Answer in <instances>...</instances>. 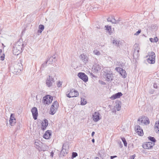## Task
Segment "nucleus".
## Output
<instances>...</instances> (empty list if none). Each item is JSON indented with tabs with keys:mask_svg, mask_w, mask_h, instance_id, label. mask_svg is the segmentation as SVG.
<instances>
[{
	"mask_svg": "<svg viewBox=\"0 0 159 159\" xmlns=\"http://www.w3.org/2000/svg\"><path fill=\"white\" fill-rule=\"evenodd\" d=\"M10 69L12 71H13V72L16 74L19 71H20L22 69V65L21 63H18V64L15 66V67H11L10 68Z\"/></svg>",
	"mask_w": 159,
	"mask_h": 159,
	"instance_id": "39448f33",
	"label": "nucleus"
},
{
	"mask_svg": "<svg viewBox=\"0 0 159 159\" xmlns=\"http://www.w3.org/2000/svg\"><path fill=\"white\" fill-rule=\"evenodd\" d=\"M5 55L4 54H3L2 55L0 56V60L2 61H3L4 59Z\"/></svg>",
	"mask_w": 159,
	"mask_h": 159,
	"instance_id": "e433bc0d",
	"label": "nucleus"
},
{
	"mask_svg": "<svg viewBox=\"0 0 159 159\" xmlns=\"http://www.w3.org/2000/svg\"><path fill=\"white\" fill-rule=\"evenodd\" d=\"M2 50L1 49H0V52L1 53L2 52Z\"/></svg>",
	"mask_w": 159,
	"mask_h": 159,
	"instance_id": "052dcab7",
	"label": "nucleus"
},
{
	"mask_svg": "<svg viewBox=\"0 0 159 159\" xmlns=\"http://www.w3.org/2000/svg\"><path fill=\"white\" fill-rule=\"evenodd\" d=\"M149 40H150V41L151 42H154V39H153V38H150L149 39Z\"/></svg>",
	"mask_w": 159,
	"mask_h": 159,
	"instance_id": "c03bdc74",
	"label": "nucleus"
},
{
	"mask_svg": "<svg viewBox=\"0 0 159 159\" xmlns=\"http://www.w3.org/2000/svg\"><path fill=\"white\" fill-rule=\"evenodd\" d=\"M92 142L94 143V139H93L92 140Z\"/></svg>",
	"mask_w": 159,
	"mask_h": 159,
	"instance_id": "6e6d98bb",
	"label": "nucleus"
},
{
	"mask_svg": "<svg viewBox=\"0 0 159 159\" xmlns=\"http://www.w3.org/2000/svg\"><path fill=\"white\" fill-rule=\"evenodd\" d=\"M113 16H109L107 19V20L108 22H111V19L112 18Z\"/></svg>",
	"mask_w": 159,
	"mask_h": 159,
	"instance_id": "4c0bfd02",
	"label": "nucleus"
},
{
	"mask_svg": "<svg viewBox=\"0 0 159 159\" xmlns=\"http://www.w3.org/2000/svg\"><path fill=\"white\" fill-rule=\"evenodd\" d=\"M111 22L113 24H115L116 23V20L115 18L113 16L112 18L111 19Z\"/></svg>",
	"mask_w": 159,
	"mask_h": 159,
	"instance_id": "f704fd0d",
	"label": "nucleus"
},
{
	"mask_svg": "<svg viewBox=\"0 0 159 159\" xmlns=\"http://www.w3.org/2000/svg\"><path fill=\"white\" fill-rule=\"evenodd\" d=\"M140 48L138 46H135L133 54L134 58H137L139 56V52Z\"/></svg>",
	"mask_w": 159,
	"mask_h": 159,
	"instance_id": "f8f14e48",
	"label": "nucleus"
},
{
	"mask_svg": "<svg viewBox=\"0 0 159 159\" xmlns=\"http://www.w3.org/2000/svg\"><path fill=\"white\" fill-rule=\"evenodd\" d=\"M47 63H46V61L45 63L41 65V68H44V67H46Z\"/></svg>",
	"mask_w": 159,
	"mask_h": 159,
	"instance_id": "58836bf2",
	"label": "nucleus"
},
{
	"mask_svg": "<svg viewBox=\"0 0 159 159\" xmlns=\"http://www.w3.org/2000/svg\"><path fill=\"white\" fill-rule=\"evenodd\" d=\"M44 28V26L43 25H40L39 26L38 32L41 33L42 31L43 30Z\"/></svg>",
	"mask_w": 159,
	"mask_h": 159,
	"instance_id": "393cba45",
	"label": "nucleus"
},
{
	"mask_svg": "<svg viewBox=\"0 0 159 159\" xmlns=\"http://www.w3.org/2000/svg\"><path fill=\"white\" fill-rule=\"evenodd\" d=\"M53 153L52 152L51 153L50 156L52 157H53Z\"/></svg>",
	"mask_w": 159,
	"mask_h": 159,
	"instance_id": "09e8293b",
	"label": "nucleus"
},
{
	"mask_svg": "<svg viewBox=\"0 0 159 159\" xmlns=\"http://www.w3.org/2000/svg\"><path fill=\"white\" fill-rule=\"evenodd\" d=\"M93 53L94 54H95L96 55H97V56H99V55H101V54L100 52L99 51H98V50H97V49L94 50L93 51Z\"/></svg>",
	"mask_w": 159,
	"mask_h": 159,
	"instance_id": "c85d7f7f",
	"label": "nucleus"
},
{
	"mask_svg": "<svg viewBox=\"0 0 159 159\" xmlns=\"http://www.w3.org/2000/svg\"><path fill=\"white\" fill-rule=\"evenodd\" d=\"M153 87L155 89L157 88V84L156 83H154L153 84Z\"/></svg>",
	"mask_w": 159,
	"mask_h": 159,
	"instance_id": "79ce46f5",
	"label": "nucleus"
},
{
	"mask_svg": "<svg viewBox=\"0 0 159 159\" xmlns=\"http://www.w3.org/2000/svg\"><path fill=\"white\" fill-rule=\"evenodd\" d=\"M58 104L57 102L55 101L52 104L50 109V114L54 115L56 112L58 107Z\"/></svg>",
	"mask_w": 159,
	"mask_h": 159,
	"instance_id": "7ed1b4c3",
	"label": "nucleus"
},
{
	"mask_svg": "<svg viewBox=\"0 0 159 159\" xmlns=\"http://www.w3.org/2000/svg\"><path fill=\"white\" fill-rule=\"evenodd\" d=\"M105 27L106 28V29L108 31L109 34L111 35L112 33L111 26L105 25Z\"/></svg>",
	"mask_w": 159,
	"mask_h": 159,
	"instance_id": "a878e982",
	"label": "nucleus"
},
{
	"mask_svg": "<svg viewBox=\"0 0 159 159\" xmlns=\"http://www.w3.org/2000/svg\"><path fill=\"white\" fill-rule=\"evenodd\" d=\"M122 94L121 92H118L112 95V96H111L110 98L111 100H114L116 98H120V97L122 96Z\"/></svg>",
	"mask_w": 159,
	"mask_h": 159,
	"instance_id": "a211bd4d",
	"label": "nucleus"
},
{
	"mask_svg": "<svg viewBox=\"0 0 159 159\" xmlns=\"http://www.w3.org/2000/svg\"><path fill=\"white\" fill-rule=\"evenodd\" d=\"M150 93H151V94H153V91H151L150 92Z\"/></svg>",
	"mask_w": 159,
	"mask_h": 159,
	"instance_id": "3c124183",
	"label": "nucleus"
},
{
	"mask_svg": "<svg viewBox=\"0 0 159 159\" xmlns=\"http://www.w3.org/2000/svg\"><path fill=\"white\" fill-rule=\"evenodd\" d=\"M120 20V18H119L118 20H116V23L115 24H117L118 23H119V22Z\"/></svg>",
	"mask_w": 159,
	"mask_h": 159,
	"instance_id": "49530a36",
	"label": "nucleus"
},
{
	"mask_svg": "<svg viewBox=\"0 0 159 159\" xmlns=\"http://www.w3.org/2000/svg\"><path fill=\"white\" fill-rule=\"evenodd\" d=\"M78 95V92L74 89H72L70 90V93H66V96L69 98L76 97Z\"/></svg>",
	"mask_w": 159,
	"mask_h": 159,
	"instance_id": "423d86ee",
	"label": "nucleus"
},
{
	"mask_svg": "<svg viewBox=\"0 0 159 159\" xmlns=\"http://www.w3.org/2000/svg\"><path fill=\"white\" fill-rule=\"evenodd\" d=\"M23 46V44L21 41H19L17 42L13 46V54L15 55H18L22 52Z\"/></svg>",
	"mask_w": 159,
	"mask_h": 159,
	"instance_id": "f257e3e1",
	"label": "nucleus"
},
{
	"mask_svg": "<svg viewBox=\"0 0 159 159\" xmlns=\"http://www.w3.org/2000/svg\"><path fill=\"white\" fill-rule=\"evenodd\" d=\"M148 139H149L150 141L152 142H153V143H154L156 141V140L154 137H152L150 136L148 137Z\"/></svg>",
	"mask_w": 159,
	"mask_h": 159,
	"instance_id": "7c9ffc66",
	"label": "nucleus"
},
{
	"mask_svg": "<svg viewBox=\"0 0 159 159\" xmlns=\"http://www.w3.org/2000/svg\"><path fill=\"white\" fill-rule=\"evenodd\" d=\"M87 103L86 100L84 98H81V104L82 105H84Z\"/></svg>",
	"mask_w": 159,
	"mask_h": 159,
	"instance_id": "cd10ccee",
	"label": "nucleus"
},
{
	"mask_svg": "<svg viewBox=\"0 0 159 159\" xmlns=\"http://www.w3.org/2000/svg\"><path fill=\"white\" fill-rule=\"evenodd\" d=\"M51 135V131L49 130L47 131L43 136V137L46 139H48Z\"/></svg>",
	"mask_w": 159,
	"mask_h": 159,
	"instance_id": "412c9836",
	"label": "nucleus"
},
{
	"mask_svg": "<svg viewBox=\"0 0 159 159\" xmlns=\"http://www.w3.org/2000/svg\"><path fill=\"white\" fill-rule=\"evenodd\" d=\"M112 112H115V113H116V109H114V110H113V111H112Z\"/></svg>",
	"mask_w": 159,
	"mask_h": 159,
	"instance_id": "603ef678",
	"label": "nucleus"
},
{
	"mask_svg": "<svg viewBox=\"0 0 159 159\" xmlns=\"http://www.w3.org/2000/svg\"><path fill=\"white\" fill-rule=\"evenodd\" d=\"M155 54L153 52H151L148 53V55L147 56L148 58L147 61L150 64H153L155 63Z\"/></svg>",
	"mask_w": 159,
	"mask_h": 159,
	"instance_id": "f03ea898",
	"label": "nucleus"
},
{
	"mask_svg": "<svg viewBox=\"0 0 159 159\" xmlns=\"http://www.w3.org/2000/svg\"><path fill=\"white\" fill-rule=\"evenodd\" d=\"M106 80L108 81H111L112 80L113 77L112 72L111 71H109L106 74Z\"/></svg>",
	"mask_w": 159,
	"mask_h": 159,
	"instance_id": "dca6fc26",
	"label": "nucleus"
},
{
	"mask_svg": "<svg viewBox=\"0 0 159 159\" xmlns=\"http://www.w3.org/2000/svg\"><path fill=\"white\" fill-rule=\"evenodd\" d=\"M141 30H139L134 34V35H138L141 33Z\"/></svg>",
	"mask_w": 159,
	"mask_h": 159,
	"instance_id": "c9c22d12",
	"label": "nucleus"
},
{
	"mask_svg": "<svg viewBox=\"0 0 159 159\" xmlns=\"http://www.w3.org/2000/svg\"><path fill=\"white\" fill-rule=\"evenodd\" d=\"M111 159H113L114 158L113 156H111L110 157Z\"/></svg>",
	"mask_w": 159,
	"mask_h": 159,
	"instance_id": "4d7b16f0",
	"label": "nucleus"
},
{
	"mask_svg": "<svg viewBox=\"0 0 159 159\" xmlns=\"http://www.w3.org/2000/svg\"><path fill=\"white\" fill-rule=\"evenodd\" d=\"M154 130L157 133H159V120L156 122L154 125Z\"/></svg>",
	"mask_w": 159,
	"mask_h": 159,
	"instance_id": "4be33fe9",
	"label": "nucleus"
},
{
	"mask_svg": "<svg viewBox=\"0 0 159 159\" xmlns=\"http://www.w3.org/2000/svg\"><path fill=\"white\" fill-rule=\"evenodd\" d=\"M120 145L121 147H122V144L121 143V142H120Z\"/></svg>",
	"mask_w": 159,
	"mask_h": 159,
	"instance_id": "864d4df0",
	"label": "nucleus"
},
{
	"mask_svg": "<svg viewBox=\"0 0 159 159\" xmlns=\"http://www.w3.org/2000/svg\"><path fill=\"white\" fill-rule=\"evenodd\" d=\"M63 151V149L61 150V154H63V153H62Z\"/></svg>",
	"mask_w": 159,
	"mask_h": 159,
	"instance_id": "13d9d810",
	"label": "nucleus"
},
{
	"mask_svg": "<svg viewBox=\"0 0 159 159\" xmlns=\"http://www.w3.org/2000/svg\"><path fill=\"white\" fill-rule=\"evenodd\" d=\"M154 42H157L158 41V39L157 37H155L154 39Z\"/></svg>",
	"mask_w": 159,
	"mask_h": 159,
	"instance_id": "a19ab883",
	"label": "nucleus"
},
{
	"mask_svg": "<svg viewBox=\"0 0 159 159\" xmlns=\"http://www.w3.org/2000/svg\"><path fill=\"white\" fill-rule=\"evenodd\" d=\"M93 68L95 71H98L101 70V66L99 64L96 63L93 65Z\"/></svg>",
	"mask_w": 159,
	"mask_h": 159,
	"instance_id": "b1692460",
	"label": "nucleus"
},
{
	"mask_svg": "<svg viewBox=\"0 0 159 159\" xmlns=\"http://www.w3.org/2000/svg\"><path fill=\"white\" fill-rule=\"evenodd\" d=\"M78 154L76 152H73L72 153V156L71 158L73 159L76 156H77Z\"/></svg>",
	"mask_w": 159,
	"mask_h": 159,
	"instance_id": "72a5a7b5",
	"label": "nucleus"
},
{
	"mask_svg": "<svg viewBox=\"0 0 159 159\" xmlns=\"http://www.w3.org/2000/svg\"><path fill=\"white\" fill-rule=\"evenodd\" d=\"M56 57L54 56L51 57L46 61V63L48 64H52V62L55 61Z\"/></svg>",
	"mask_w": 159,
	"mask_h": 159,
	"instance_id": "5701e85b",
	"label": "nucleus"
},
{
	"mask_svg": "<svg viewBox=\"0 0 159 159\" xmlns=\"http://www.w3.org/2000/svg\"><path fill=\"white\" fill-rule=\"evenodd\" d=\"M78 76L84 81L86 82L88 81V78L87 76L85 73L82 72L79 73Z\"/></svg>",
	"mask_w": 159,
	"mask_h": 159,
	"instance_id": "9b49d317",
	"label": "nucleus"
},
{
	"mask_svg": "<svg viewBox=\"0 0 159 159\" xmlns=\"http://www.w3.org/2000/svg\"><path fill=\"white\" fill-rule=\"evenodd\" d=\"M87 159H89V158H87Z\"/></svg>",
	"mask_w": 159,
	"mask_h": 159,
	"instance_id": "680f3d73",
	"label": "nucleus"
},
{
	"mask_svg": "<svg viewBox=\"0 0 159 159\" xmlns=\"http://www.w3.org/2000/svg\"><path fill=\"white\" fill-rule=\"evenodd\" d=\"M31 111L32 114L33 118L35 120H36L37 119V117L38 115L37 108L35 107L32 108L31 109Z\"/></svg>",
	"mask_w": 159,
	"mask_h": 159,
	"instance_id": "ddd939ff",
	"label": "nucleus"
},
{
	"mask_svg": "<svg viewBox=\"0 0 159 159\" xmlns=\"http://www.w3.org/2000/svg\"><path fill=\"white\" fill-rule=\"evenodd\" d=\"M113 43L116 46H118L119 44V41L117 40L114 39L113 40Z\"/></svg>",
	"mask_w": 159,
	"mask_h": 159,
	"instance_id": "c756f323",
	"label": "nucleus"
},
{
	"mask_svg": "<svg viewBox=\"0 0 159 159\" xmlns=\"http://www.w3.org/2000/svg\"><path fill=\"white\" fill-rule=\"evenodd\" d=\"M117 71L119 72L123 78H125L127 76L126 71L122 68L117 67L115 69Z\"/></svg>",
	"mask_w": 159,
	"mask_h": 159,
	"instance_id": "9d476101",
	"label": "nucleus"
},
{
	"mask_svg": "<svg viewBox=\"0 0 159 159\" xmlns=\"http://www.w3.org/2000/svg\"><path fill=\"white\" fill-rule=\"evenodd\" d=\"M53 99V97L47 95L43 97V102L44 104H49L52 102Z\"/></svg>",
	"mask_w": 159,
	"mask_h": 159,
	"instance_id": "20e7f679",
	"label": "nucleus"
},
{
	"mask_svg": "<svg viewBox=\"0 0 159 159\" xmlns=\"http://www.w3.org/2000/svg\"><path fill=\"white\" fill-rule=\"evenodd\" d=\"M135 156L134 155H133L130 156V158L129 159H134Z\"/></svg>",
	"mask_w": 159,
	"mask_h": 159,
	"instance_id": "a18cd8bd",
	"label": "nucleus"
},
{
	"mask_svg": "<svg viewBox=\"0 0 159 159\" xmlns=\"http://www.w3.org/2000/svg\"><path fill=\"white\" fill-rule=\"evenodd\" d=\"M121 107V105L119 103L117 104L116 106V108L117 111H119L120 110Z\"/></svg>",
	"mask_w": 159,
	"mask_h": 159,
	"instance_id": "473e14b6",
	"label": "nucleus"
},
{
	"mask_svg": "<svg viewBox=\"0 0 159 159\" xmlns=\"http://www.w3.org/2000/svg\"><path fill=\"white\" fill-rule=\"evenodd\" d=\"M101 119V115L98 111H95L93 114L92 115V119L94 122H97Z\"/></svg>",
	"mask_w": 159,
	"mask_h": 159,
	"instance_id": "6e6552de",
	"label": "nucleus"
},
{
	"mask_svg": "<svg viewBox=\"0 0 159 159\" xmlns=\"http://www.w3.org/2000/svg\"><path fill=\"white\" fill-rule=\"evenodd\" d=\"M154 145V143L151 142H146L143 144V147L144 149H149L152 148Z\"/></svg>",
	"mask_w": 159,
	"mask_h": 159,
	"instance_id": "1a4fd4ad",
	"label": "nucleus"
},
{
	"mask_svg": "<svg viewBox=\"0 0 159 159\" xmlns=\"http://www.w3.org/2000/svg\"><path fill=\"white\" fill-rule=\"evenodd\" d=\"M13 114H11V116H10V120H11V119H15L13 116Z\"/></svg>",
	"mask_w": 159,
	"mask_h": 159,
	"instance_id": "37998d69",
	"label": "nucleus"
},
{
	"mask_svg": "<svg viewBox=\"0 0 159 159\" xmlns=\"http://www.w3.org/2000/svg\"><path fill=\"white\" fill-rule=\"evenodd\" d=\"M121 139L124 143V146L126 147L127 143L125 139L124 138H121Z\"/></svg>",
	"mask_w": 159,
	"mask_h": 159,
	"instance_id": "2f4dec72",
	"label": "nucleus"
},
{
	"mask_svg": "<svg viewBox=\"0 0 159 159\" xmlns=\"http://www.w3.org/2000/svg\"><path fill=\"white\" fill-rule=\"evenodd\" d=\"M101 83L102 84H106L104 82H103V81H102V83Z\"/></svg>",
	"mask_w": 159,
	"mask_h": 159,
	"instance_id": "8fccbe9b",
	"label": "nucleus"
},
{
	"mask_svg": "<svg viewBox=\"0 0 159 159\" xmlns=\"http://www.w3.org/2000/svg\"><path fill=\"white\" fill-rule=\"evenodd\" d=\"M34 144L35 146V147L37 148L39 151H44V150H43L42 148V143L39 141H35L34 143Z\"/></svg>",
	"mask_w": 159,
	"mask_h": 159,
	"instance_id": "2eb2a0df",
	"label": "nucleus"
},
{
	"mask_svg": "<svg viewBox=\"0 0 159 159\" xmlns=\"http://www.w3.org/2000/svg\"><path fill=\"white\" fill-rule=\"evenodd\" d=\"M10 124L11 126L13 125L16 122V120L15 119H11L9 120Z\"/></svg>",
	"mask_w": 159,
	"mask_h": 159,
	"instance_id": "bb28decb",
	"label": "nucleus"
},
{
	"mask_svg": "<svg viewBox=\"0 0 159 159\" xmlns=\"http://www.w3.org/2000/svg\"><path fill=\"white\" fill-rule=\"evenodd\" d=\"M113 157L114 158L116 157H117L116 156H113Z\"/></svg>",
	"mask_w": 159,
	"mask_h": 159,
	"instance_id": "bf43d9fd",
	"label": "nucleus"
},
{
	"mask_svg": "<svg viewBox=\"0 0 159 159\" xmlns=\"http://www.w3.org/2000/svg\"><path fill=\"white\" fill-rule=\"evenodd\" d=\"M61 85H62V83L60 81H59V82H58V83L57 84V86L58 87H60L61 86Z\"/></svg>",
	"mask_w": 159,
	"mask_h": 159,
	"instance_id": "ea45409f",
	"label": "nucleus"
},
{
	"mask_svg": "<svg viewBox=\"0 0 159 159\" xmlns=\"http://www.w3.org/2000/svg\"><path fill=\"white\" fill-rule=\"evenodd\" d=\"M138 121H140L141 123H144L145 124H149L150 121L149 119L146 117L145 118H141L138 119Z\"/></svg>",
	"mask_w": 159,
	"mask_h": 159,
	"instance_id": "6ab92c4d",
	"label": "nucleus"
},
{
	"mask_svg": "<svg viewBox=\"0 0 159 159\" xmlns=\"http://www.w3.org/2000/svg\"><path fill=\"white\" fill-rule=\"evenodd\" d=\"M81 60L85 64H86L88 61V58L86 55L84 54H82L80 55Z\"/></svg>",
	"mask_w": 159,
	"mask_h": 159,
	"instance_id": "aec40b11",
	"label": "nucleus"
},
{
	"mask_svg": "<svg viewBox=\"0 0 159 159\" xmlns=\"http://www.w3.org/2000/svg\"><path fill=\"white\" fill-rule=\"evenodd\" d=\"M135 130L136 132L138 135L140 136H142L143 135V130L140 128V126L139 125H137L135 127Z\"/></svg>",
	"mask_w": 159,
	"mask_h": 159,
	"instance_id": "f3484780",
	"label": "nucleus"
},
{
	"mask_svg": "<svg viewBox=\"0 0 159 159\" xmlns=\"http://www.w3.org/2000/svg\"><path fill=\"white\" fill-rule=\"evenodd\" d=\"M54 79L50 75L48 76L46 80V85L48 87H50L52 85L53 83L54 82Z\"/></svg>",
	"mask_w": 159,
	"mask_h": 159,
	"instance_id": "0eeeda50",
	"label": "nucleus"
},
{
	"mask_svg": "<svg viewBox=\"0 0 159 159\" xmlns=\"http://www.w3.org/2000/svg\"><path fill=\"white\" fill-rule=\"evenodd\" d=\"M94 134H95V132L94 131L92 132V134H91L92 136H93L94 135Z\"/></svg>",
	"mask_w": 159,
	"mask_h": 159,
	"instance_id": "de8ad7c7",
	"label": "nucleus"
},
{
	"mask_svg": "<svg viewBox=\"0 0 159 159\" xmlns=\"http://www.w3.org/2000/svg\"><path fill=\"white\" fill-rule=\"evenodd\" d=\"M48 125V121L46 119H44L42 121L41 123V129L43 130L46 129V127Z\"/></svg>",
	"mask_w": 159,
	"mask_h": 159,
	"instance_id": "4468645a",
	"label": "nucleus"
},
{
	"mask_svg": "<svg viewBox=\"0 0 159 159\" xmlns=\"http://www.w3.org/2000/svg\"><path fill=\"white\" fill-rule=\"evenodd\" d=\"M94 159H99V158L98 157H95V158H94Z\"/></svg>",
	"mask_w": 159,
	"mask_h": 159,
	"instance_id": "5fc2aeb1",
	"label": "nucleus"
}]
</instances>
